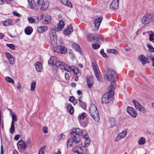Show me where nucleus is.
<instances>
[{
  "mask_svg": "<svg viewBox=\"0 0 154 154\" xmlns=\"http://www.w3.org/2000/svg\"><path fill=\"white\" fill-rule=\"evenodd\" d=\"M104 77L107 81L111 82L109 88L115 89L116 87V82L118 80V78L115 72L111 69H109L107 71Z\"/></svg>",
  "mask_w": 154,
  "mask_h": 154,
  "instance_id": "nucleus-1",
  "label": "nucleus"
},
{
  "mask_svg": "<svg viewBox=\"0 0 154 154\" xmlns=\"http://www.w3.org/2000/svg\"><path fill=\"white\" fill-rule=\"evenodd\" d=\"M141 23L144 25H147L154 21V13H147L141 19Z\"/></svg>",
  "mask_w": 154,
  "mask_h": 154,
  "instance_id": "nucleus-2",
  "label": "nucleus"
},
{
  "mask_svg": "<svg viewBox=\"0 0 154 154\" xmlns=\"http://www.w3.org/2000/svg\"><path fill=\"white\" fill-rule=\"evenodd\" d=\"M109 92L105 93L102 98L101 103L102 104H106L109 103L111 100L114 95V89L109 88Z\"/></svg>",
  "mask_w": 154,
  "mask_h": 154,
  "instance_id": "nucleus-3",
  "label": "nucleus"
},
{
  "mask_svg": "<svg viewBox=\"0 0 154 154\" xmlns=\"http://www.w3.org/2000/svg\"><path fill=\"white\" fill-rule=\"evenodd\" d=\"M89 112L92 118L96 122H98L100 119V116L97 110V108L93 104L90 105Z\"/></svg>",
  "mask_w": 154,
  "mask_h": 154,
  "instance_id": "nucleus-4",
  "label": "nucleus"
},
{
  "mask_svg": "<svg viewBox=\"0 0 154 154\" xmlns=\"http://www.w3.org/2000/svg\"><path fill=\"white\" fill-rule=\"evenodd\" d=\"M73 151L74 152H77L78 154H87L88 152V150L86 146L79 147L76 146L74 147Z\"/></svg>",
  "mask_w": 154,
  "mask_h": 154,
  "instance_id": "nucleus-5",
  "label": "nucleus"
},
{
  "mask_svg": "<svg viewBox=\"0 0 154 154\" xmlns=\"http://www.w3.org/2000/svg\"><path fill=\"white\" fill-rule=\"evenodd\" d=\"M92 65L95 75L98 80L100 81L101 80V75L97 64L95 61H93L92 62Z\"/></svg>",
  "mask_w": 154,
  "mask_h": 154,
  "instance_id": "nucleus-6",
  "label": "nucleus"
},
{
  "mask_svg": "<svg viewBox=\"0 0 154 154\" xmlns=\"http://www.w3.org/2000/svg\"><path fill=\"white\" fill-rule=\"evenodd\" d=\"M37 5L38 6L41 7L40 10L43 11L46 10L48 7L49 3L48 1L44 2V0H37Z\"/></svg>",
  "mask_w": 154,
  "mask_h": 154,
  "instance_id": "nucleus-7",
  "label": "nucleus"
},
{
  "mask_svg": "<svg viewBox=\"0 0 154 154\" xmlns=\"http://www.w3.org/2000/svg\"><path fill=\"white\" fill-rule=\"evenodd\" d=\"M70 133L72 135L75 134L79 136L82 135L84 136L85 134H86L84 131H82L79 128H73L72 129Z\"/></svg>",
  "mask_w": 154,
  "mask_h": 154,
  "instance_id": "nucleus-8",
  "label": "nucleus"
},
{
  "mask_svg": "<svg viewBox=\"0 0 154 154\" xmlns=\"http://www.w3.org/2000/svg\"><path fill=\"white\" fill-rule=\"evenodd\" d=\"M54 52L61 54H66L67 52L66 48L64 47L61 46H58L54 47Z\"/></svg>",
  "mask_w": 154,
  "mask_h": 154,
  "instance_id": "nucleus-9",
  "label": "nucleus"
},
{
  "mask_svg": "<svg viewBox=\"0 0 154 154\" xmlns=\"http://www.w3.org/2000/svg\"><path fill=\"white\" fill-rule=\"evenodd\" d=\"M103 18L101 17H99L95 18L94 21V27L96 30L98 29L99 26L102 21Z\"/></svg>",
  "mask_w": 154,
  "mask_h": 154,
  "instance_id": "nucleus-10",
  "label": "nucleus"
},
{
  "mask_svg": "<svg viewBox=\"0 0 154 154\" xmlns=\"http://www.w3.org/2000/svg\"><path fill=\"white\" fill-rule=\"evenodd\" d=\"M56 66L62 69H64L66 71L67 67H69V66L65 63L61 61H57L55 63Z\"/></svg>",
  "mask_w": 154,
  "mask_h": 154,
  "instance_id": "nucleus-11",
  "label": "nucleus"
},
{
  "mask_svg": "<svg viewBox=\"0 0 154 154\" xmlns=\"http://www.w3.org/2000/svg\"><path fill=\"white\" fill-rule=\"evenodd\" d=\"M119 0H112L110 5L111 9L116 10L119 8Z\"/></svg>",
  "mask_w": 154,
  "mask_h": 154,
  "instance_id": "nucleus-12",
  "label": "nucleus"
},
{
  "mask_svg": "<svg viewBox=\"0 0 154 154\" xmlns=\"http://www.w3.org/2000/svg\"><path fill=\"white\" fill-rule=\"evenodd\" d=\"M127 134V132L126 131H124L118 134L114 139V141L118 142L120 140L124 138Z\"/></svg>",
  "mask_w": 154,
  "mask_h": 154,
  "instance_id": "nucleus-13",
  "label": "nucleus"
},
{
  "mask_svg": "<svg viewBox=\"0 0 154 154\" xmlns=\"http://www.w3.org/2000/svg\"><path fill=\"white\" fill-rule=\"evenodd\" d=\"M127 111L133 118H135L137 115V113L136 111L131 107H128L127 108Z\"/></svg>",
  "mask_w": 154,
  "mask_h": 154,
  "instance_id": "nucleus-14",
  "label": "nucleus"
},
{
  "mask_svg": "<svg viewBox=\"0 0 154 154\" xmlns=\"http://www.w3.org/2000/svg\"><path fill=\"white\" fill-rule=\"evenodd\" d=\"M5 55L7 57L9 60L10 63L11 65H13L15 63V58L11 54L8 52H6Z\"/></svg>",
  "mask_w": 154,
  "mask_h": 154,
  "instance_id": "nucleus-15",
  "label": "nucleus"
},
{
  "mask_svg": "<svg viewBox=\"0 0 154 154\" xmlns=\"http://www.w3.org/2000/svg\"><path fill=\"white\" fill-rule=\"evenodd\" d=\"M49 36L51 40L54 42L56 41L57 36L55 30L54 29H51L49 32Z\"/></svg>",
  "mask_w": 154,
  "mask_h": 154,
  "instance_id": "nucleus-16",
  "label": "nucleus"
},
{
  "mask_svg": "<svg viewBox=\"0 0 154 154\" xmlns=\"http://www.w3.org/2000/svg\"><path fill=\"white\" fill-rule=\"evenodd\" d=\"M73 29L72 26L71 25H69L63 31V33L65 35H68L70 34L73 32Z\"/></svg>",
  "mask_w": 154,
  "mask_h": 154,
  "instance_id": "nucleus-17",
  "label": "nucleus"
},
{
  "mask_svg": "<svg viewBox=\"0 0 154 154\" xmlns=\"http://www.w3.org/2000/svg\"><path fill=\"white\" fill-rule=\"evenodd\" d=\"M138 59L143 65H144L146 63H149V60L148 58L145 57V56L143 55H141L138 57Z\"/></svg>",
  "mask_w": 154,
  "mask_h": 154,
  "instance_id": "nucleus-18",
  "label": "nucleus"
},
{
  "mask_svg": "<svg viewBox=\"0 0 154 154\" xmlns=\"http://www.w3.org/2000/svg\"><path fill=\"white\" fill-rule=\"evenodd\" d=\"M17 145L18 148L20 149H25L27 146V144H26L22 140L19 141Z\"/></svg>",
  "mask_w": 154,
  "mask_h": 154,
  "instance_id": "nucleus-19",
  "label": "nucleus"
},
{
  "mask_svg": "<svg viewBox=\"0 0 154 154\" xmlns=\"http://www.w3.org/2000/svg\"><path fill=\"white\" fill-rule=\"evenodd\" d=\"M64 25L65 23L62 20L60 21L57 26L56 31L58 32L61 30L64 27Z\"/></svg>",
  "mask_w": 154,
  "mask_h": 154,
  "instance_id": "nucleus-20",
  "label": "nucleus"
},
{
  "mask_svg": "<svg viewBox=\"0 0 154 154\" xmlns=\"http://www.w3.org/2000/svg\"><path fill=\"white\" fill-rule=\"evenodd\" d=\"M28 4L27 7L32 9H35V3L33 0H27Z\"/></svg>",
  "mask_w": 154,
  "mask_h": 154,
  "instance_id": "nucleus-21",
  "label": "nucleus"
},
{
  "mask_svg": "<svg viewBox=\"0 0 154 154\" xmlns=\"http://www.w3.org/2000/svg\"><path fill=\"white\" fill-rule=\"evenodd\" d=\"M51 18L50 15L47 14L45 15V19L42 21V23L45 25L48 24L51 22Z\"/></svg>",
  "mask_w": 154,
  "mask_h": 154,
  "instance_id": "nucleus-22",
  "label": "nucleus"
},
{
  "mask_svg": "<svg viewBox=\"0 0 154 154\" xmlns=\"http://www.w3.org/2000/svg\"><path fill=\"white\" fill-rule=\"evenodd\" d=\"M48 29V27L44 25L38 27L37 30L39 33H41L46 32Z\"/></svg>",
  "mask_w": 154,
  "mask_h": 154,
  "instance_id": "nucleus-23",
  "label": "nucleus"
},
{
  "mask_svg": "<svg viewBox=\"0 0 154 154\" xmlns=\"http://www.w3.org/2000/svg\"><path fill=\"white\" fill-rule=\"evenodd\" d=\"M35 68L37 71L41 72L43 69L41 63L38 61L36 62L35 63Z\"/></svg>",
  "mask_w": 154,
  "mask_h": 154,
  "instance_id": "nucleus-24",
  "label": "nucleus"
},
{
  "mask_svg": "<svg viewBox=\"0 0 154 154\" xmlns=\"http://www.w3.org/2000/svg\"><path fill=\"white\" fill-rule=\"evenodd\" d=\"M73 135V136H72L71 137L74 143H79L80 142L81 140L80 136L76 134L75 135L74 134Z\"/></svg>",
  "mask_w": 154,
  "mask_h": 154,
  "instance_id": "nucleus-25",
  "label": "nucleus"
},
{
  "mask_svg": "<svg viewBox=\"0 0 154 154\" xmlns=\"http://www.w3.org/2000/svg\"><path fill=\"white\" fill-rule=\"evenodd\" d=\"M87 80L88 87L89 88L91 87L94 84L93 80L92 77L90 76H87Z\"/></svg>",
  "mask_w": 154,
  "mask_h": 154,
  "instance_id": "nucleus-26",
  "label": "nucleus"
},
{
  "mask_svg": "<svg viewBox=\"0 0 154 154\" xmlns=\"http://www.w3.org/2000/svg\"><path fill=\"white\" fill-rule=\"evenodd\" d=\"M61 3L69 8H72V5L68 0H59Z\"/></svg>",
  "mask_w": 154,
  "mask_h": 154,
  "instance_id": "nucleus-27",
  "label": "nucleus"
},
{
  "mask_svg": "<svg viewBox=\"0 0 154 154\" xmlns=\"http://www.w3.org/2000/svg\"><path fill=\"white\" fill-rule=\"evenodd\" d=\"M72 70L75 74H77L79 73L78 69L73 66L70 67L69 66V67H67L66 70V71L68 72H70Z\"/></svg>",
  "mask_w": 154,
  "mask_h": 154,
  "instance_id": "nucleus-28",
  "label": "nucleus"
},
{
  "mask_svg": "<svg viewBox=\"0 0 154 154\" xmlns=\"http://www.w3.org/2000/svg\"><path fill=\"white\" fill-rule=\"evenodd\" d=\"M33 31V29L30 26L26 27L24 29V32L27 35H30L32 33Z\"/></svg>",
  "mask_w": 154,
  "mask_h": 154,
  "instance_id": "nucleus-29",
  "label": "nucleus"
},
{
  "mask_svg": "<svg viewBox=\"0 0 154 154\" xmlns=\"http://www.w3.org/2000/svg\"><path fill=\"white\" fill-rule=\"evenodd\" d=\"M57 58L56 57H52L48 61V64L50 66H52L55 64L56 62H57Z\"/></svg>",
  "mask_w": 154,
  "mask_h": 154,
  "instance_id": "nucleus-30",
  "label": "nucleus"
},
{
  "mask_svg": "<svg viewBox=\"0 0 154 154\" xmlns=\"http://www.w3.org/2000/svg\"><path fill=\"white\" fill-rule=\"evenodd\" d=\"M95 34H88L87 36L88 40L91 42H95Z\"/></svg>",
  "mask_w": 154,
  "mask_h": 154,
  "instance_id": "nucleus-31",
  "label": "nucleus"
},
{
  "mask_svg": "<svg viewBox=\"0 0 154 154\" xmlns=\"http://www.w3.org/2000/svg\"><path fill=\"white\" fill-rule=\"evenodd\" d=\"M109 127L112 128L115 127L116 125L115 119L113 118H111L109 120Z\"/></svg>",
  "mask_w": 154,
  "mask_h": 154,
  "instance_id": "nucleus-32",
  "label": "nucleus"
},
{
  "mask_svg": "<svg viewBox=\"0 0 154 154\" xmlns=\"http://www.w3.org/2000/svg\"><path fill=\"white\" fill-rule=\"evenodd\" d=\"M83 137L85 139V144L86 147L88 146L90 142V138L88 137V135L86 134H85L84 135Z\"/></svg>",
  "mask_w": 154,
  "mask_h": 154,
  "instance_id": "nucleus-33",
  "label": "nucleus"
},
{
  "mask_svg": "<svg viewBox=\"0 0 154 154\" xmlns=\"http://www.w3.org/2000/svg\"><path fill=\"white\" fill-rule=\"evenodd\" d=\"M95 42H103L104 40L103 38L99 34H95Z\"/></svg>",
  "mask_w": 154,
  "mask_h": 154,
  "instance_id": "nucleus-34",
  "label": "nucleus"
},
{
  "mask_svg": "<svg viewBox=\"0 0 154 154\" xmlns=\"http://www.w3.org/2000/svg\"><path fill=\"white\" fill-rule=\"evenodd\" d=\"M3 25L4 26H8L12 24V21L11 20L7 19L2 22Z\"/></svg>",
  "mask_w": 154,
  "mask_h": 154,
  "instance_id": "nucleus-35",
  "label": "nucleus"
},
{
  "mask_svg": "<svg viewBox=\"0 0 154 154\" xmlns=\"http://www.w3.org/2000/svg\"><path fill=\"white\" fill-rule=\"evenodd\" d=\"M36 85V82L35 81H32L30 84V90L33 91L35 90Z\"/></svg>",
  "mask_w": 154,
  "mask_h": 154,
  "instance_id": "nucleus-36",
  "label": "nucleus"
},
{
  "mask_svg": "<svg viewBox=\"0 0 154 154\" xmlns=\"http://www.w3.org/2000/svg\"><path fill=\"white\" fill-rule=\"evenodd\" d=\"M67 109L69 113L72 114L74 112V108L70 104H68L67 106Z\"/></svg>",
  "mask_w": 154,
  "mask_h": 154,
  "instance_id": "nucleus-37",
  "label": "nucleus"
},
{
  "mask_svg": "<svg viewBox=\"0 0 154 154\" xmlns=\"http://www.w3.org/2000/svg\"><path fill=\"white\" fill-rule=\"evenodd\" d=\"M73 142V141L72 138L71 137L69 138L67 141V146L68 147H70L71 146Z\"/></svg>",
  "mask_w": 154,
  "mask_h": 154,
  "instance_id": "nucleus-38",
  "label": "nucleus"
},
{
  "mask_svg": "<svg viewBox=\"0 0 154 154\" xmlns=\"http://www.w3.org/2000/svg\"><path fill=\"white\" fill-rule=\"evenodd\" d=\"M82 97H80L79 98V104L80 106L82 107L83 108L85 109L86 108V105L84 103L82 102L81 100Z\"/></svg>",
  "mask_w": 154,
  "mask_h": 154,
  "instance_id": "nucleus-39",
  "label": "nucleus"
},
{
  "mask_svg": "<svg viewBox=\"0 0 154 154\" xmlns=\"http://www.w3.org/2000/svg\"><path fill=\"white\" fill-rule=\"evenodd\" d=\"M145 143V139L143 137H140L138 142V144L140 145H143Z\"/></svg>",
  "mask_w": 154,
  "mask_h": 154,
  "instance_id": "nucleus-40",
  "label": "nucleus"
},
{
  "mask_svg": "<svg viewBox=\"0 0 154 154\" xmlns=\"http://www.w3.org/2000/svg\"><path fill=\"white\" fill-rule=\"evenodd\" d=\"M137 109L139 111L144 114L146 112V111L145 109L141 105H140V107L139 106Z\"/></svg>",
  "mask_w": 154,
  "mask_h": 154,
  "instance_id": "nucleus-41",
  "label": "nucleus"
},
{
  "mask_svg": "<svg viewBox=\"0 0 154 154\" xmlns=\"http://www.w3.org/2000/svg\"><path fill=\"white\" fill-rule=\"evenodd\" d=\"M86 116V114L84 112H83L79 115L78 119L79 120H82L84 119Z\"/></svg>",
  "mask_w": 154,
  "mask_h": 154,
  "instance_id": "nucleus-42",
  "label": "nucleus"
},
{
  "mask_svg": "<svg viewBox=\"0 0 154 154\" xmlns=\"http://www.w3.org/2000/svg\"><path fill=\"white\" fill-rule=\"evenodd\" d=\"M133 103L136 109L139 106L140 107V105H141L136 100H133Z\"/></svg>",
  "mask_w": 154,
  "mask_h": 154,
  "instance_id": "nucleus-43",
  "label": "nucleus"
},
{
  "mask_svg": "<svg viewBox=\"0 0 154 154\" xmlns=\"http://www.w3.org/2000/svg\"><path fill=\"white\" fill-rule=\"evenodd\" d=\"M148 58L151 61L152 66L154 67V55H150L148 57Z\"/></svg>",
  "mask_w": 154,
  "mask_h": 154,
  "instance_id": "nucleus-44",
  "label": "nucleus"
},
{
  "mask_svg": "<svg viewBox=\"0 0 154 154\" xmlns=\"http://www.w3.org/2000/svg\"><path fill=\"white\" fill-rule=\"evenodd\" d=\"M5 79L7 81L11 83L14 84V80L9 76H6Z\"/></svg>",
  "mask_w": 154,
  "mask_h": 154,
  "instance_id": "nucleus-45",
  "label": "nucleus"
},
{
  "mask_svg": "<svg viewBox=\"0 0 154 154\" xmlns=\"http://www.w3.org/2000/svg\"><path fill=\"white\" fill-rule=\"evenodd\" d=\"M72 46L73 49L75 51H78L79 50V45L78 44L76 43H74L72 45Z\"/></svg>",
  "mask_w": 154,
  "mask_h": 154,
  "instance_id": "nucleus-46",
  "label": "nucleus"
},
{
  "mask_svg": "<svg viewBox=\"0 0 154 154\" xmlns=\"http://www.w3.org/2000/svg\"><path fill=\"white\" fill-rule=\"evenodd\" d=\"M10 114L12 117V120L16 122L17 121L16 116L15 114H13L11 111H10Z\"/></svg>",
  "mask_w": 154,
  "mask_h": 154,
  "instance_id": "nucleus-47",
  "label": "nucleus"
},
{
  "mask_svg": "<svg viewBox=\"0 0 154 154\" xmlns=\"http://www.w3.org/2000/svg\"><path fill=\"white\" fill-rule=\"evenodd\" d=\"M93 48L94 49H97L99 48L100 47V45L98 43H94L92 45Z\"/></svg>",
  "mask_w": 154,
  "mask_h": 154,
  "instance_id": "nucleus-48",
  "label": "nucleus"
},
{
  "mask_svg": "<svg viewBox=\"0 0 154 154\" xmlns=\"http://www.w3.org/2000/svg\"><path fill=\"white\" fill-rule=\"evenodd\" d=\"M147 46L150 52H154V48L149 44H147Z\"/></svg>",
  "mask_w": 154,
  "mask_h": 154,
  "instance_id": "nucleus-49",
  "label": "nucleus"
},
{
  "mask_svg": "<svg viewBox=\"0 0 154 154\" xmlns=\"http://www.w3.org/2000/svg\"><path fill=\"white\" fill-rule=\"evenodd\" d=\"M27 20L29 23H35V19L32 17H28L27 18Z\"/></svg>",
  "mask_w": 154,
  "mask_h": 154,
  "instance_id": "nucleus-50",
  "label": "nucleus"
},
{
  "mask_svg": "<svg viewBox=\"0 0 154 154\" xmlns=\"http://www.w3.org/2000/svg\"><path fill=\"white\" fill-rule=\"evenodd\" d=\"M16 87L17 90L20 92L22 90V86L20 82H18L16 86Z\"/></svg>",
  "mask_w": 154,
  "mask_h": 154,
  "instance_id": "nucleus-51",
  "label": "nucleus"
},
{
  "mask_svg": "<svg viewBox=\"0 0 154 154\" xmlns=\"http://www.w3.org/2000/svg\"><path fill=\"white\" fill-rule=\"evenodd\" d=\"M107 51L109 53H111L114 54H116L118 53L117 51L116 50L113 49L108 50Z\"/></svg>",
  "mask_w": 154,
  "mask_h": 154,
  "instance_id": "nucleus-52",
  "label": "nucleus"
},
{
  "mask_svg": "<svg viewBox=\"0 0 154 154\" xmlns=\"http://www.w3.org/2000/svg\"><path fill=\"white\" fill-rule=\"evenodd\" d=\"M149 40L154 43V34H151L149 35Z\"/></svg>",
  "mask_w": 154,
  "mask_h": 154,
  "instance_id": "nucleus-53",
  "label": "nucleus"
},
{
  "mask_svg": "<svg viewBox=\"0 0 154 154\" xmlns=\"http://www.w3.org/2000/svg\"><path fill=\"white\" fill-rule=\"evenodd\" d=\"M7 46L10 48L12 50H14L15 48V47L14 45H13V44H6Z\"/></svg>",
  "mask_w": 154,
  "mask_h": 154,
  "instance_id": "nucleus-54",
  "label": "nucleus"
},
{
  "mask_svg": "<svg viewBox=\"0 0 154 154\" xmlns=\"http://www.w3.org/2000/svg\"><path fill=\"white\" fill-rule=\"evenodd\" d=\"M15 127L14 125H11L10 129V132L11 134H13L14 131Z\"/></svg>",
  "mask_w": 154,
  "mask_h": 154,
  "instance_id": "nucleus-55",
  "label": "nucleus"
},
{
  "mask_svg": "<svg viewBox=\"0 0 154 154\" xmlns=\"http://www.w3.org/2000/svg\"><path fill=\"white\" fill-rule=\"evenodd\" d=\"M65 137V136L62 133L60 134L58 136V138L59 140L64 139Z\"/></svg>",
  "mask_w": 154,
  "mask_h": 154,
  "instance_id": "nucleus-56",
  "label": "nucleus"
},
{
  "mask_svg": "<svg viewBox=\"0 0 154 154\" xmlns=\"http://www.w3.org/2000/svg\"><path fill=\"white\" fill-rule=\"evenodd\" d=\"M43 132L45 134L47 133L48 132V128L47 127H44L42 129Z\"/></svg>",
  "mask_w": 154,
  "mask_h": 154,
  "instance_id": "nucleus-57",
  "label": "nucleus"
},
{
  "mask_svg": "<svg viewBox=\"0 0 154 154\" xmlns=\"http://www.w3.org/2000/svg\"><path fill=\"white\" fill-rule=\"evenodd\" d=\"M100 53L104 57H105L106 56V54L104 53V51L103 49H101L100 50Z\"/></svg>",
  "mask_w": 154,
  "mask_h": 154,
  "instance_id": "nucleus-58",
  "label": "nucleus"
},
{
  "mask_svg": "<svg viewBox=\"0 0 154 154\" xmlns=\"http://www.w3.org/2000/svg\"><path fill=\"white\" fill-rule=\"evenodd\" d=\"M65 76L66 79L67 80H69L70 79V77L69 74L65 72Z\"/></svg>",
  "mask_w": 154,
  "mask_h": 154,
  "instance_id": "nucleus-59",
  "label": "nucleus"
},
{
  "mask_svg": "<svg viewBox=\"0 0 154 154\" xmlns=\"http://www.w3.org/2000/svg\"><path fill=\"white\" fill-rule=\"evenodd\" d=\"M75 100V98L73 96H70L69 100V101L72 102Z\"/></svg>",
  "mask_w": 154,
  "mask_h": 154,
  "instance_id": "nucleus-60",
  "label": "nucleus"
},
{
  "mask_svg": "<svg viewBox=\"0 0 154 154\" xmlns=\"http://www.w3.org/2000/svg\"><path fill=\"white\" fill-rule=\"evenodd\" d=\"M20 137V135L17 134L15 136L14 138V139L15 140H18Z\"/></svg>",
  "mask_w": 154,
  "mask_h": 154,
  "instance_id": "nucleus-61",
  "label": "nucleus"
},
{
  "mask_svg": "<svg viewBox=\"0 0 154 154\" xmlns=\"http://www.w3.org/2000/svg\"><path fill=\"white\" fill-rule=\"evenodd\" d=\"M13 14L14 16L17 17H19L20 16V14L18 13L16 11H15L13 12Z\"/></svg>",
  "mask_w": 154,
  "mask_h": 154,
  "instance_id": "nucleus-62",
  "label": "nucleus"
},
{
  "mask_svg": "<svg viewBox=\"0 0 154 154\" xmlns=\"http://www.w3.org/2000/svg\"><path fill=\"white\" fill-rule=\"evenodd\" d=\"M61 152L59 149H57L56 151L55 152L54 154H61Z\"/></svg>",
  "mask_w": 154,
  "mask_h": 154,
  "instance_id": "nucleus-63",
  "label": "nucleus"
},
{
  "mask_svg": "<svg viewBox=\"0 0 154 154\" xmlns=\"http://www.w3.org/2000/svg\"><path fill=\"white\" fill-rule=\"evenodd\" d=\"M77 93L79 95H81L82 94V91L80 90H79L77 91Z\"/></svg>",
  "mask_w": 154,
  "mask_h": 154,
  "instance_id": "nucleus-64",
  "label": "nucleus"
}]
</instances>
